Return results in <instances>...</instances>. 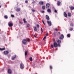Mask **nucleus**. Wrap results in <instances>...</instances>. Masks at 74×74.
<instances>
[{
    "mask_svg": "<svg viewBox=\"0 0 74 74\" xmlns=\"http://www.w3.org/2000/svg\"><path fill=\"white\" fill-rule=\"evenodd\" d=\"M23 21H24V23H27V21H26V19L25 18L23 19Z\"/></svg>",
    "mask_w": 74,
    "mask_h": 74,
    "instance_id": "nucleus-22",
    "label": "nucleus"
},
{
    "mask_svg": "<svg viewBox=\"0 0 74 74\" xmlns=\"http://www.w3.org/2000/svg\"><path fill=\"white\" fill-rule=\"evenodd\" d=\"M29 59L30 61H32V60H33V59H32V57L30 58Z\"/></svg>",
    "mask_w": 74,
    "mask_h": 74,
    "instance_id": "nucleus-26",
    "label": "nucleus"
},
{
    "mask_svg": "<svg viewBox=\"0 0 74 74\" xmlns=\"http://www.w3.org/2000/svg\"><path fill=\"white\" fill-rule=\"evenodd\" d=\"M41 12L42 13H44V12H45L44 11H42Z\"/></svg>",
    "mask_w": 74,
    "mask_h": 74,
    "instance_id": "nucleus-40",
    "label": "nucleus"
},
{
    "mask_svg": "<svg viewBox=\"0 0 74 74\" xmlns=\"http://www.w3.org/2000/svg\"><path fill=\"white\" fill-rule=\"evenodd\" d=\"M42 22L43 23V24H44V25H45V23H44V21L42 20Z\"/></svg>",
    "mask_w": 74,
    "mask_h": 74,
    "instance_id": "nucleus-47",
    "label": "nucleus"
},
{
    "mask_svg": "<svg viewBox=\"0 0 74 74\" xmlns=\"http://www.w3.org/2000/svg\"><path fill=\"white\" fill-rule=\"evenodd\" d=\"M11 16L12 18H14L15 16H14V15L12 14L11 15Z\"/></svg>",
    "mask_w": 74,
    "mask_h": 74,
    "instance_id": "nucleus-32",
    "label": "nucleus"
},
{
    "mask_svg": "<svg viewBox=\"0 0 74 74\" xmlns=\"http://www.w3.org/2000/svg\"><path fill=\"white\" fill-rule=\"evenodd\" d=\"M58 45L59 47H60V44H58Z\"/></svg>",
    "mask_w": 74,
    "mask_h": 74,
    "instance_id": "nucleus-38",
    "label": "nucleus"
},
{
    "mask_svg": "<svg viewBox=\"0 0 74 74\" xmlns=\"http://www.w3.org/2000/svg\"><path fill=\"white\" fill-rule=\"evenodd\" d=\"M57 5H58V6H59L60 5V2L58 1L57 3Z\"/></svg>",
    "mask_w": 74,
    "mask_h": 74,
    "instance_id": "nucleus-14",
    "label": "nucleus"
},
{
    "mask_svg": "<svg viewBox=\"0 0 74 74\" xmlns=\"http://www.w3.org/2000/svg\"><path fill=\"white\" fill-rule=\"evenodd\" d=\"M53 35H54V36H56V34L54 32L53 33Z\"/></svg>",
    "mask_w": 74,
    "mask_h": 74,
    "instance_id": "nucleus-46",
    "label": "nucleus"
},
{
    "mask_svg": "<svg viewBox=\"0 0 74 74\" xmlns=\"http://www.w3.org/2000/svg\"><path fill=\"white\" fill-rule=\"evenodd\" d=\"M55 30H56V31H58V29H55Z\"/></svg>",
    "mask_w": 74,
    "mask_h": 74,
    "instance_id": "nucleus-48",
    "label": "nucleus"
},
{
    "mask_svg": "<svg viewBox=\"0 0 74 74\" xmlns=\"http://www.w3.org/2000/svg\"><path fill=\"white\" fill-rule=\"evenodd\" d=\"M25 2V3H28V1L27 0H26Z\"/></svg>",
    "mask_w": 74,
    "mask_h": 74,
    "instance_id": "nucleus-41",
    "label": "nucleus"
},
{
    "mask_svg": "<svg viewBox=\"0 0 74 74\" xmlns=\"http://www.w3.org/2000/svg\"><path fill=\"white\" fill-rule=\"evenodd\" d=\"M67 37H70V34H68L67 35Z\"/></svg>",
    "mask_w": 74,
    "mask_h": 74,
    "instance_id": "nucleus-25",
    "label": "nucleus"
},
{
    "mask_svg": "<svg viewBox=\"0 0 74 74\" xmlns=\"http://www.w3.org/2000/svg\"><path fill=\"white\" fill-rule=\"evenodd\" d=\"M16 55H14L11 58L12 60H14V59H15V58H16Z\"/></svg>",
    "mask_w": 74,
    "mask_h": 74,
    "instance_id": "nucleus-10",
    "label": "nucleus"
},
{
    "mask_svg": "<svg viewBox=\"0 0 74 74\" xmlns=\"http://www.w3.org/2000/svg\"><path fill=\"white\" fill-rule=\"evenodd\" d=\"M8 25L9 27H12L13 26V23L11 21L9 22L8 23Z\"/></svg>",
    "mask_w": 74,
    "mask_h": 74,
    "instance_id": "nucleus-2",
    "label": "nucleus"
},
{
    "mask_svg": "<svg viewBox=\"0 0 74 74\" xmlns=\"http://www.w3.org/2000/svg\"><path fill=\"white\" fill-rule=\"evenodd\" d=\"M48 33H46V34L45 35H46V36H48Z\"/></svg>",
    "mask_w": 74,
    "mask_h": 74,
    "instance_id": "nucleus-45",
    "label": "nucleus"
},
{
    "mask_svg": "<svg viewBox=\"0 0 74 74\" xmlns=\"http://www.w3.org/2000/svg\"><path fill=\"white\" fill-rule=\"evenodd\" d=\"M41 33L42 34L43 32V31L42 30V28H41Z\"/></svg>",
    "mask_w": 74,
    "mask_h": 74,
    "instance_id": "nucleus-31",
    "label": "nucleus"
},
{
    "mask_svg": "<svg viewBox=\"0 0 74 74\" xmlns=\"http://www.w3.org/2000/svg\"><path fill=\"white\" fill-rule=\"evenodd\" d=\"M20 69L21 70H23V69H24V67H25V66H24V64L23 63H21L20 64Z\"/></svg>",
    "mask_w": 74,
    "mask_h": 74,
    "instance_id": "nucleus-1",
    "label": "nucleus"
},
{
    "mask_svg": "<svg viewBox=\"0 0 74 74\" xmlns=\"http://www.w3.org/2000/svg\"><path fill=\"white\" fill-rule=\"evenodd\" d=\"M34 31H37V28L36 27H35L34 28Z\"/></svg>",
    "mask_w": 74,
    "mask_h": 74,
    "instance_id": "nucleus-20",
    "label": "nucleus"
},
{
    "mask_svg": "<svg viewBox=\"0 0 74 74\" xmlns=\"http://www.w3.org/2000/svg\"><path fill=\"white\" fill-rule=\"evenodd\" d=\"M68 15L69 17L71 16V13H68Z\"/></svg>",
    "mask_w": 74,
    "mask_h": 74,
    "instance_id": "nucleus-21",
    "label": "nucleus"
},
{
    "mask_svg": "<svg viewBox=\"0 0 74 74\" xmlns=\"http://www.w3.org/2000/svg\"><path fill=\"white\" fill-rule=\"evenodd\" d=\"M70 25L71 26H74V25H73V24L72 23H71L70 24Z\"/></svg>",
    "mask_w": 74,
    "mask_h": 74,
    "instance_id": "nucleus-33",
    "label": "nucleus"
},
{
    "mask_svg": "<svg viewBox=\"0 0 74 74\" xmlns=\"http://www.w3.org/2000/svg\"><path fill=\"white\" fill-rule=\"evenodd\" d=\"M51 47L52 48H53V45H51Z\"/></svg>",
    "mask_w": 74,
    "mask_h": 74,
    "instance_id": "nucleus-35",
    "label": "nucleus"
},
{
    "mask_svg": "<svg viewBox=\"0 0 74 74\" xmlns=\"http://www.w3.org/2000/svg\"><path fill=\"white\" fill-rule=\"evenodd\" d=\"M52 66H50V68L51 69H52Z\"/></svg>",
    "mask_w": 74,
    "mask_h": 74,
    "instance_id": "nucleus-37",
    "label": "nucleus"
},
{
    "mask_svg": "<svg viewBox=\"0 0 74 74\" xmlns=\"http://www.w3.org/2000/svg\"><path fill=\"white\" fill-rule=\"evenodd\" d=\"M53 45L55 48L58 47V45L57 44V43L55 42L53 43Z\"/></svg>",
    "mask_w": 74,
    "mask_h": 74,
    "instance_id": "nucleus-6",
    "label": "nucleus"
},
{
    "mask_svg": "<svg viewBox=\"0 0 74 74\" xmlns=\"http://www.w3.org/2000/svg\"><path fill=\"white\" fill-rule=\"evenodd\" d=\"M70 9H71V10H74V7L72 6H71L70 7Z\"/></svg>",
    "mask_w": 74,
    "mask_h": 74,
    "instance_id": "nucleus-16",
    "label": "nucleus"
},
{
    "mask_svg": "<svg viewBox=\"0 0 74 74\" xmlns=\"http://www.w3.org/2000/svg\"><path fill=\"white\" fill-rule=\"evenodd\" d=\"M21 11V8L18 7H17L16 8V11L17 12H19V11Z\"/></svg>",
    "mask_w": 74,
    "mask_h": 74,
    "instance_id": "nucleus-9",
    "label": "nucleus"
},
{
    "mask_svg": "<svg viewBox=\"0 0 74 74\" xmlns=\"http://www.w3.org/2000/svg\"><path fill=\"white\" fill-rule=\"evenodd\" d=\"M43 2L42 1H40L39 2V4L40 5H42L43 4Z\"/></svg>",
    "mask_w": 74,
    "mask_h": 74,
    "instance_id": "nucleus-17",
    "label": "nucleus"
},
{
    "mask_svg": "<svg viewBox=\"0 0 74 74\" xmlns=\"http://www.w3.org/2000/svg\"><path fill=\"white\" fill-rule=\"evenodd\" d=\"M64 38V35L63 34H61L60 35V36L59 38L60 40H62L63 38Z\"/></svg>",
    "mask_w": 74,
    "mask_h": 74,
    "instance_id": "nucleus-5",
    "label": "nucleus"
},
{
    "mask_svg": "<svg viewBox=\"0 0 74 74\" xmlns=\"http://www.w3.org/2000/svg\"><path fill=\"white\" fill-rule=\"evenodd\" d=\"M3 53L5 55H8L9 53V51L7 50L3 52Z\"/></svg>",
    "mask_w": 74,
    "mask_h": 74,
    "instance_id": "nucleus-4",
    "label": "nucleus"
},
{
    "mask_svg": "<svg viewBox=\"0 0 74 74\" xmlns=\"http://www.w3.org/2000/svg\"><path fill=\"white\" fill-rule=\"evenodd\" d=\"M35 67H36V65L35 64L33 65V67L34 68Z\"/></svg>",
    "mask_w": 74,
    "mask_h": 74,
    "instance_id": "nucleus-30",
    "label": "nucleus"
},
{
    "mask_svg": "<svg viewBox=\"0 0 74 74\" xmlns=\"http://www.w3.org/2000/svg\"><path fill=\"white\" fill-rule=\"evenodd\" d=\"M27 41H30V39L28 38L27 39Z\"/></svg>",
    "mask_w": 74,
    "mask_h": 74,
    "instance_id": "nucleus-36",
    "label": "nucleus"
},
{
    "mask_svg": "<svg viewBox=\"0 0 74 74\" xmlns=\"http://www.w3.org/2000/svg\"><path fill=\"white\" fill-rule=\"evenodd\" d=\"M30 26V25L29 24H27V27H29Z\"/></svg>",
    "mask_w": 74,
    "mask_h": 74,
    "instance_id": "nucleus-28",
    "label": "nucleus"
},
{
    "mask_svg": "<svg viewBox=\"0 0 74 74\" xmlns=\"http://www.w3.org/2000/svg\"><path fill=\"white\" fill-rule=\"evenodd\" d=\"M32 12H36V10H32Z\"/></svg>",
    "mask_w": 74,
    "mask_h": 74,
    "instance_id": "nucleus-42",
    "label": "nucleus"
},
{
    "mask_svg": "<svg viewBox=\"0 0 74 74\" xmlns=\"http://www.w3.org/2000/svg\"><path fill=\"white\" fill-rule=\"evenodd\" d=\"M47 22L49 26H52V22H51V21H48Z\"/></svg>",
    "mask_w": 74,
    "mask_h": 74,
    "instance_id": "nucleus-7",
    "label": "nucleus"
},
{
    "mask_svg": "<svg viewBox=\"0 0 74 74\" xmlns=\"http://www.w3.org/2000/svg\"><path fill=\"white\" fill-rule=\"evenodd\" d=\"M32 3L33 4H34V3H35V1H33V2H32Z\"/></svg>",
    "mask_w": 74,
    "mask_h": 74,
    "instance_id": "nucleus-44",
    "label": "nucleus"
},
{
    "mask_svg": "<svg viewBox=\"0 0 74 74\" xmlns=\"http://www.w3.org/2000/svg\"><path fill=\"white\" fill-rule=\"evenodd\" d=\"M45 5L43 6L42 7V9L43 10H45Z\"/></svg>",
    "mask_w": 74,
    "mask_h": 74,
    "instance_id": "nucleus-27",
    "label": "nucleus"
},
{
    "mask_svg": "<svg viewBox=\"0 0 74 74\" xmlns=\"http://www.w3.org/2000/svg\"><path fill=\"white\" fill-rule=\"evenodd\" d=\"M34 36L35 37H36V36L35 35H34Z\"/></svg>",
    "mask_w": 74,
    "mask_h": 74,
    "instance_id": "nucleus-49",
    "label": "nucleus"
},
{
    "mask_svg": "<svg viewBox=\"0 0 74 74\" xmlns=\"http://www.w3.org/2000/svg\"><path fill=\"white\" fill-rule=\"evenodd\" d=\"M46 18L47 20H49V17L48 15H46Z\"/></svg>",
    "mask_w": 74,
    "mask_h": 74,
    "instance_id": "nucleus-12",
    "label": "nucleus"
},
{
    "mask_svg": "<svg viewBox=\"0 0 74 74\" xmlns=\"http://www.w3.org/2000/svg\"><path fill=\"white\" fill-rule=\"evenodd\" d=\"M64 16H65L66 18H67V14H66V13L65 12H64Z\"/></svg>",
    "mask_w": 74,
    "mask_h": 74,
    "instance_id": "nucleus-13",
    "label": "nucleus"
},
{
    "mask_svg": "<svg viewBox=\"0 0 74 74\" xmlns=\"http://www.w3.org/2000/svg\"><path fill=\"white\" fill-rule=\"evenodd\" d=\"M57 42L58 43V44H60L61 43V40H58L57 41Z\"/></svg>",
    "mask_w": 74,
    "mask_h": 74,
    "instance_id": "nucleus-18",
    "label": "nucleus"
},
{
    "mask_svg": "<svg viewBox=\"0 0 74 74\" xmlns=\"http://www.w3.org/2000/svg\"><path fill=\"white\" fill-rule=\"evenodd\" d=\"M47 11L48 12L51 13V10L50 9H48L47 10Z\"/></svg>",
    "mask_w": 74,
    "mask_h": 74,
    "instance_id": "nucleus-15",
    "label": "nucleus"
},
{
    "mask_svg": "<svg viewBox=\"0 0 74 74\" xmlns=\"http://www.w3.org/2000/svg\"><path fill=\"white\" fill-rule=\"evenodd\" d=\"M49 5H50V4L49 3H47L46 6V8H48L49 7Z\"/></svg>",
    "mask_w": 74,
    "mask_h": 74,
    "instance_id": "nucleus-11",
    "label": "nucleus"
},
{
    "mask_svg": "<svg viewBox=\"0 0 74 74\" xmlns=\"http://www.w3.org/2000/svg\"><path fill=\"white\" fill-rule=\"evenodd\" d=\"M58 33H59V34H60V32H59Z\"/></svg>",
    "mask_w": 74,
    "mask_h": 74,
    "instance_id": "nucleus-51",
    "label": "nucleus"
},
{
    "mask_svg": "<svg viewBox=\"0 0 74 74\" xmlns=\"http://www.w3.org/2000/svg\"><path fill=\"white\" fill-rule=\"evenodd\" d=\"M27 51H26L25 53V56H26V55H27Z\"/></svg>",
    "mask_w": 74,
    "mask_h": 74,
    "instance_id": "nucleus-29",
    "label": "nucleus"
},
{
    "mask_svg": "<svg viewBox=\"0 0 74 74\" xmlns=\"http://www.w3.org/2000/svg\"><path fill=\"white\" fill-rule=\"evenodd\" d=\"M73 27H70L69 28V30L71 32L72 31H73Z\"/></svg>",
    "mask_w": 74,
    "mask_h": 74,
    "instance_id": "nucleus-19",
    "label": "nucleus"
},
{
    "mask_svg": "<svg viewBox=\"0 0 74 74\" xmlns=\"http://www.w3.org/2000/svg\"><path fill=\"white\" fill-rule=\"evenodd\" d=\"M27 42V39H24L23 40V44H24L25 45H26V44Z\"/></svg>",
    "mask_w": 74,
    "mask_h": 74,
    "instance_id": "nucleus-3",
    "label": "nucleus"
},
{
    "mask_svg": "<svg viewBox=\"0 0 74 74\" xmlns=\"http://www.w3.org/2000/svg\"><path fill=\"white\" fill-rule=\"evenodd\" d=\"M4 17L5 19H8V16L7 15H5Z\"/></svg>",
    "mask_w": 74,
    "mask_h": 74,
    "instance_id": "nucleus-23",
    "label": "nucleus"
},
{
    "mask_svg": "<svg viewBox=\"0 0 74 74\" xmlns=\"http://www.w3.org/2000/svg\"><path fill=\"white\" fill-rule=\"evenodd\" d=\"M1 6L0 5V8H1Z\"/></svg>",
    "mask_w": 74,
    "mask_h": 74,
    "instance_id": "nucleus-50",
    "label": "nucleus"
},
{
    "mask_svg": "<svg viewBox=\"0 0 74 74\" xmlns=\"http://www.w3.org/2000/svg\"><path fill=\"white\" fill-rule=\"evenodd\" d=\"M54 12H55V13H57V10H55Z\"/></svg>",
    "mask_w": 74,
    "mask_h": 74,
    "instance_id": "nucleus-39",
    "label": "nucleus"
},
{
    "mask_svg": "<svg viewBox=\"0 0 74 74\" xmlns=\"http://www.w3.org/2000/svg\"><path fill=\"white\" fill-rule=\"evenodd\" d=\"M36 26H37V27L38 28H39V27H40V26H39V25L37 24Z\"/></svg>",
    "mask_w": 74,
    "mask_h": 74,
    "instance_id": "nucleus-34",
    "label": "nucleus"
},
{
    "mask_svg": "<svg viewBox=\"0 0 74 74\" xmlns=\"http://www.w3.org/2000/svg\"><path fill=\"white\" fill-rule=\"evenodd\" d=\"M46 38V36H45L43 38V40H44Z\"/></svg>",
    "mask_w": 74,
    "mask_h": 74,
    "instance_id": "nucleus-43",
    "label": "nucleus"
},
{
    "mask_svg": "<svg viewBox=\"0 0 74 74\" xmlns=\"http://www.w3.org/2000/svg\"><path fill=\"white\" fill-rule=\"evenodd\" d=\"M8 72L9 74H11L12 73V71L10 69H9L8 71Z\"/></svg>",
    "mask_w": 74,
    "mask_h": 74,
    "instance_id": "nucleus-8",
    "label": "nucleus"
},
{
    "mask_svg": "<svg viewBox=\"0 0 74 74\" xmlns=\"http://www.w3.org/2000/svg\"><path fill=\"white\" fill-rule=\"evenodd\" d=\"M5 50V48H0V50L1 51H3V50Z\"/></svg>",
    "mask_w": 74,
    "mask_h": 74,
    "instance_id": "nucleus-24",
    "label": "nucleus"
}]
</instances>
